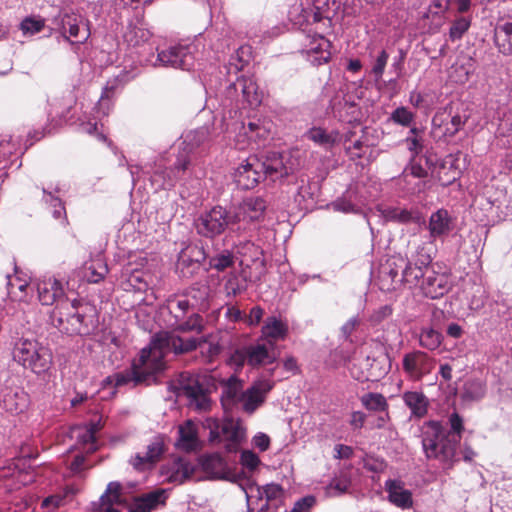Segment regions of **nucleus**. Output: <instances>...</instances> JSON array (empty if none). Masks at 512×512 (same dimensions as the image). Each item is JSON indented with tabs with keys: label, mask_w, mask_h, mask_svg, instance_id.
Returning a JSON list of instances; mask_svg holds the SVG:
<instances>
[{
	"label": "nucleus",
	"mask_w": 512,
	"mask_h": 512,
	"mask_svg": "<svg viewBox=\"0 0 512 512\" xmlns=\"http://www.w3.org/2000/svg\"><path fill=\"white\" fill-rule=\"evenodd\" d=\"M486 394V384L480 379H470L465 382L462 398L466 401H479Z\"/></svg>",
	"instance_id": "obj_41"
},
{
	"label": "nucleus",
	"mask_w": 512,
	"mask_h": 512,
	"mask_svg": "<svg viewBox=\"0 0 512 512\" xmlns=\"http://www.w3.org/2000/svg\"><path fill=\"white\" fill-rule=\"evenodd\" d=\"M229 224H232V217L221 206L213 207L195 220L197 233L207 238L220 235Z\"/></svg>",
	"instance_id": "obj_13"
},
{
	"label": "nucleus",
	"mask_w": 512,
	"mask_h": 512,
	"mask_svg": "<svg viewBox=\"0 0 512 512\" xmlns=\"http://www.w3.org/2000/svg\"><path fill=\"white\" fill-rule=\"evenodd\" d=\"M458 177L459 171L453 168L452 160H446L439 171V180L442 181L443 185H448L454 182Z\"/></svg>",
	"instance_id": "obj_58"
},
{
	"label": "nucleus",
	"mask_w": 512,
	"mask_h": 512,
	"mask_svg": "<svg viewBox=\"0 0 512 512\" xmlns=\"http://www.w3.org/2000/svg\"><path fill=\"white\" fill-rule=\"evenodd\" d=\"M454 228V223L451 215L445 209H438L433 212L429 217L428 231L431 241H443Z\"/></svg>",
	"instance_id": "obj_24"
},
{
	"label": "nucleus",
	"mask_w": 512,
	"mask_h": 512,
	"mask_svg": "<svg viewBox=\"0 0 512 512\" xmlns=\"http://www.w3.org/2000/svg\"><path fill=\"white\" fill-rule=\"evenodd\" d=\"M405 405L411 410V415L417 418L427 413L428 400L422 392L407 391L402 396Z\"/></svg>",
	"instance_id": "obj_34"
},
{
	"label": "nucleus",
	"mask_w": 512,
	"mask_h": 512,
	"mask_svg": "<svg viewBox=\"0 0 512 512\" xmlns=\"http://www.w3.org/2000/svg\"><path fill=\"white\" fill-rule=\"evenodd\" d=\"M236 249L238 254L250 261L258 259L261 254L260 248L250 240L240 242L236 245Z\"/></svg>",
	"instance_id": "obj_55"
},
{
	"label": "nucleus",
	"mask_w": 512,
	"mask_h": 512,
	"mask_svg": "<svg viewBox=\"0 0 512 512\" xmlns=\"http://www.w3.org/2000/svg\"><path fill=\"white\" fill-rule=\"evenodd\" d=\"M251 54V48L249 46H241L236 51V54L231 57L228 65V73L232 71L236 74L241 71L245 65L248 64Z\"/></svg>",
	"instance_id": "obj_45"
},
{
	"label": "nucleus",
	"mask_w": 512,
	"mask_h": 512,
	"mask_svg": "<svg viewBox=\"0 0 512 512\" xmlns=\"http://www.w3.org/2000/svg\"><path fill=\"white\" fill-rule=\"evenodd\" d=\"M242 382L235 376H231L225 383L222 391L221 401L225 409L231 408L234 404L240 403L242 393Z\"/></svg>",
	"instance_id": "obj_33"
},
{
	"label": "nucleus",
	"mask_w": 512,
	"mask_h": 512,
	"mask_svg": "<svg viewBox=\"0 0 512 512\" xmlns=\"http://www.w3.org/2000/svg\"><path fill=\"white\" fill-rule=\"evenodd\" d=\"M315 502L316 500L313 496L303 497L294 504L292 512H309Z\"/></svg>",
	"instance_id": "obj_64"
},
{
	"label": "nucleus",
	"mask_w": 512,
	"mask_h": 512,
	"mask_svg": "<svg viewBox=\"0 0 512 512\" xmlns=\"http://www.w3.org/2000/svg\"><path fill=\"white\" fill-rule=\"evenodd\" d=\"M1 405L10 413H22L29 405V395L20 386L6 385L1 392Z\"/></svg>",
	"instance_id": "obj_23"
},
{
	"label": "nucleus",
	"mask_w": 512,
	"mask_h": 512,
	"mask_svg": "<svg viewBox=\"0 0 512 512\" xmlns=\"http://www.w3.org/2000/svg\"><path fill=\"white\" fill-rule=\"evenodd\" d=\"M273 386L274 382L267 379L255 381L242 393L240 401L242 410L247 414L254 413L264 403Z\"/></svg>",
	"instance_id": "obj_20"
},
{
	"label": "nucleus",
	"mask_w": 512,
	"mask_h": 512,
	"mask_svg": "<svg viewBox=\"0 0 512 512\" xmlns=\"http://www.w3.org/2000/svg\"><path fill=\"white\" fill-rule=\"evenodd\" d=\"M44 27V21L42 19L28 17L25 18L21 24L20 29L24 35L32 36L40 32Z\"/></svg>",
	"instance_id": "obj_59"
},
{
	"label": "nucleus",
	"mask_w": 512,
	"mask_h": 512,
	"mask_svg": "<svg viewBox=\"0 0 512 512\" xmlns=\"http://www.w3.org/2000/svg\"><path fill=\"white\" fill-rule=\"evenodd\" d=\"M435 252V242L430 239L418 244L402 271V280L407 284L417 285L424 276V271L429 270Z\"/></svg>",
	"instance_id": "obj_12"
},
{
	"label": "nucleus",
	"mask_w": 512,
	"mask_h": 512,
	"mask_svg": "<svg viewBox=\"0 0 512 512\" xmlns=\"http://www.w3.org/2000/svg\"><path fill=\"white\" fill-rule=\"evenodd\" d=\"M204 329L203 318L197 314L192 313L190 316L184 318L179 324H177L173 330L179 332H196L201 333Z\"/></svg>",
	"instance_id": "obj_46"
},
{
	"label": "nucleus",
	"mask_w": 512,
	"mask_h": 512,
	"mask_svg": "<svg viewBox=\"0 0 512 512\" xmlns=\"http://www.w3.org/2000/svg\"><path fill=\"white\" fill-rule=\"evenodd\" d=\"M294 171V167L278 152H269L263 160L249 156L242 161L234 172L238 187L248 190L254 188L262 179L272 182L283 179Z\"/></svg>",
	"instance_id": "obj_2"
},
{
	"label": "nucleus",
	"mask_w": 512,
	"mask_h": 512,
	"mask_svg": "<svg viewBox=\"0 0 512 512\" xmlns=\"http://www.w3.org/2000/svg\"><path fill=\"white\" fill-rule=\"evenodd\" d=\"M158 343L161 345L164 357L171 352L175 355H181L200 348L204 360L212 362L221 352L219 342L211 334L200 338H183L174 334V332L159 331L154 335V345Z\"/></svg>",
	"instance_id": "obj_5"
},
{
	"label": "nucleus",
	"mask_w": 512,
	"mask_h": 512,
	"mask_svg": "<svg viewBox=\"0 0 512 512\" xmlns=\"http://www.w3.org/2000/svg\"><path fill=\"white\" fill-rule=\"evenodd\" d=\"M190 301L185 298H171L167 300L166 309L170 314V319L167 320V325L172 329L179 324L189 312Z\"/></svg>",
	"instance_id": "obj_29"
},
{
	"label": "nucleus",
	"mask_w": 512,
	"mask_h": 512,
	"mask_svg": "<svg viewBox=\"0 0 512 512\" xmlns=\"http://www.w3.org/2000/svg\"><path fill=\"white\" fill-rule=\"evenodd\" d=\"M288 334V325L281 319L271 316L266 318L261 329L260 340L276 344L277 341L284 340Z\"/></svg>",
	"instance_id": "obj_27"
},
{
	"label": "nucleus",
	"mask_w": 512,
	"mask_h": 512,
	"mask_svg": "<svg viewBox=\"0 0 512 512\" xmlns=\"http://www.w3.org/2000/svg\"><path fill=\"white\" fill-rule=\"evenodd\" d=\"M421 278L420 289L426 297L431 299L442 298L453 287L452 274L449 271L429 269L424 271V276Z\"/></svg>",
	"instance_id": "obj_17"
},
{
	"label": "nucleus",
	"mask_w": 512,
	"mask_h": 512,
	"mask_svg": "<svg viewBox=\"0 0 512 512\" xmlns=\"http://www.w3.org/2000/svg\"><path fill=\"white\" fill-rule=\"evenodd\" d=\"M203 469L214 478H224L226 474V463L217 453L202 458Z\"/></svg>",
	"instance_id": "obj_39"
},
{
	"label": "nucleus",
	"mask_w": 512,
	"mask_h": 512,
	"mask_svg": "<svg viewBox=\"0 0 512 512\" xmlns=\"http://www.w3.org/2000/svg\"><path fill=\"white\" fill-rule=\"evenodd\" d=\"M37 291L40 302L43 305H52L57 302L53 310L52 319L60 330L68 334L87 335L93 326L85 314L87 307L80 301L64 298L62 283L53 277H44L37 283Z\"/></svg>",
	"instance_id": "obj_1"
},
{
	"label": "nucleus",
	"mask_w": 512,
	"mask_h": 512,
	"mask_svg": "<svg viewBox=\"0 0 512 512\" xmlns=\"http://www.w3.org/2000/svg\"><path fill=\"white\" fill-rule=\"evenodd\" d=\"M385 488L391 503L403 509L412 506V494L409 490L404 488L401 482L396 480H387Z\"/></svg>",
	"instance_id": "obj_28"
},
{
	"label": "nucleus",
	"mask_w": 512,
	"mask_h": 512,
	"mask_svg": "<svg viewBox=\"0 0 512 512\" xmlns=\"http://www.w3.org/2000/svg\"><path fill=\"white\" fill-rule=\"evenodd\" d=\"M61 31L72 44L84 43L90 36L88 21L78 13L65 12L61 16Z\"/></svg>",
	"instance_id": "obj_19"
},
{
	"label": "nucleus",
	"mask_w": 512,
	"mask_h": 512,
	"mask_svg": "<svg viewBox=\"0 0 512 512\" xmlns=\"http://www.w3.org/2000/svg\"><path fill=\"white\" fill-rule=\"evenodd\" d=\"M129 81V75L127 72L121 71L117 76L109 79L103 88L101 98L98 103L99 109L107 108L109 110V99L113 92L124 83Z\"/></svg>",
	"instance_id": "obj_38"
},
{
	"label": "nucleus",
	"mask_w": 512,
	"mask_h": 512,
	"mask_svg": "<svg viewBox=\"0 0 512 512\" xmlns=\"http://www.w3.org/2000/svg\"><path fill=\"white\" fill-rule=\"evenodd\" d=\"M467 117L460 114H455L450 117L449 121H446L445 113H437L433 119L432 124L434 127H443V133L447 136H454L466 123Z\"/></svg>",
	"instance_id": "obj_30"
},
{
	"label": "nucleus",
	"mask_w": 512,
	"mask_h": 512,
	"mask_svg": "<svg viewBox=\"0 0 512 512\" xmlns=\"http://www.w3.org/2000/svg\"><path fill=\"white\" fill-rule=\"evenodd\" d=\"M442 342V334L432 327H424L419 334V344L428 350L437 349Z\"/></svg>",
	"instance_id": "obj_43"
},
{
	"label": "nucleus",
	"mask_w": 512,
	"mask_h": 512,
	"mask_svg": "<svg viewBox=\"0 0 512 512\" xmlns=\"http://www.w3.org/2000/svg\"><path fill=\"white\" fill-rule=\"evenodd\" d=\"M202 426L209 430V442L223 444L227 452H236L246 439V428L239 419L226 418L219 420L207 417Z\"/></svg>",
	"instance_id": "obj_8"
},
{
	"label": "nucleus",
	"mask_w": 512,
	"mask_h": 512,
	"mask_svg": "<svg viewBox=\"0 0 512 512\" xmlns=\"http://www.w3.org/2000/svg\"><path fill=\"white\" fill-rule=\"evenodd\" d=\"M13 360L24 369L41 375L52 366L51 350L36 339L20 338L13 346Z\"/></svg>",
	"instance_id": "obj_6"
},
{
	"label": "nucleus",
	"mask_w": 512,
	"mask_h": 512,
	"mask_svg": "<svg viewBox=\"0 0 512 512\" xmlns=\"http://www.w3.org/2000/svg\"><path fill=\"white\" fill-rule=\"evenodd\" d=\"M215 388V377L208 372L181 375L182 393L189 399L190 406L198 411H206L210 408L211 401L208 393Z\"/></svg>",
	"instance_id": "obj_11"
},
{
	"label": "nucleus",
	"mask_w": 512,
	"mask_h": 512,
	"mask_svg": "<svg viewBox=\"0 0 512 512\" xmlns=\"http://www.w3.org/2000/svg\"><path fill=\"white\" fill-rule=\"evenodd\" d=\"M265 209L266 203L262 198H246L232 216V225L237 224V230H250L251 226L263 217Z\"/></svg>",
	"instance_id": "obj_15"
},
{
	"label": "nucleus",
	"mask_w": 512,
	"mask_h": 512,
	"mask_svg": "<svg viewBox=\"0 0 512 512\" xmlns=\"http://www.w3.org/2000/svg\"><path fill=\"white\" fill-rule=\"evenodd\" d=\"M194 46L175 45L158 52L153 66H164L190 70L194 67L195 57L193 55Z\"/></svg>",
	"instance_id": "obj_14"
},
{
	"label": "nucleus",
	"mask_w": 512,
	"mask_h": 512,
	"mask_svg": "<svg viewBox=\"0 0 512 512\" xmlns=\"http://www.w3.org/2000/svg\"><path fill=\"white\" fill-rule=\"evenodd\" d=\"M241 91L242 107H258L263 100V92L259 89L256 80L253 76L238 77L236 82H233L227 88V95L232 97L234 93Z\"/></svg>",
	"instance_id": "obj_18"
},
{
	"label": "nucleus",
	"mask_w": 512,
	"mask_h": 512,
	"mask_svg": "<svg viewBox=\"0 0 512 512\" xmlns=\"http://www.w3.org/2000/svg\"><path fill=\"white\" fill-rule=\"evenodd\" d=\"M243 128L245 129V134L254 141H264L270 135V127L259 121L249 122L247 129Z\"/></svg>",
	"instance_id": "obj_51"
},
{
	"label": "nucleus",
	"mask_w": 512,
	"mask_h": 512,
	"mask_svg": "<svg viewBox=\"0 0 512 512\" xmlns=\"http://www.w3.org/2000/svg\"><path fill=\"white\" fill-rule=\"evenodd\" d=\"M195 471V465L189 460L179 458L174 461L170 468L168 480L172 483L181 484L191 478Z\"/></svg>",
	"instance_id": "obj_35"
},
{
	"label": "nucleus",
	"mask_w": 512,
	"mask_h": 512,
	"mask_svg": "<svg viewBox=\"0 0 512 512\" xmlns=\"http://www.w3.org/2000/svg\"><path fill=\"white\" fill-rule=\"evenodd\" d=\"M382 215L386 221L397 223H410L418 219L416 212L401 207H387L382 210Z\"/></svg>",
	"instance_id": "obj_40"
},
{
	"label": "nucleus",
	"mask_w": 512,
	"mask_h": 512,
	"mask_svg": "<svg viewBox=\"0 0 512 512\" xmlns=\"http://www.w3.org/2000/svg\"><path fill=\"white\" fill-rule=\"evenodd\" d=\"M414 113L408 110L406 107L396 108L390 116V119L401 126L409 127L414 120Z\"/></svg>",
	"instance_id": "obj_56"
},
{
	"label": "nucleus",
	"mask_w": 512,
	"mask_h": 512,
	"mask_svg": "<svg viewBox=\"0 0 512 512\" xmlns=\"http://www.w3.org/2000/svg\"><path fill=\"white\" fill-rule=\"evenodd\" d=\"M331 207L335 211L343 212V213H357L358 208L346 198H338L334 202H332Z\"/></svg>",
	"instance_id": "obj_62"
},
{
	"label": "nucleus",
	"mask_w": 512,
	"mask_h": 512,
	"mask_svg": "<svg viewBox=\"0 0 512 512\" xmlns=\"http://www.w3.org/2000/svg\"><path fill=\"white\" fill-rule=\"evenodd\" d=\"M234 481L238 482L248 501H250V499L255 496L254 492H256L257 495H260V497L264 495L268 501L277 499L282 494V489L277 484H268L263 488L262 491H260V489L257 488L250 479L242 477L241 475H235Z\"/></svg>",
	"instance_id": "obj_26"
},
{
	"label": "nucleus",
	"mask_w": 512,
	"mask_h": 512,
	"mask_svg": "<svg viewBox=\"0 0 512 512\" xmlns=\"http://www.w3.org/2000/svg\"><path fill=\"white\" fill-rule=\"evenodd\" d=\"M350 480L345 475L334 477L326 486V495L330 497L340 496L348 491Z\"/></svg>",
	"instance_id": "obj_50"
},
{
	"label": "nucleus",
	"mask_w": 512,
	"mask_h": 512,
	"mask_svg": "<svg viewBox=\"0 0 512 512\" xmlns=\"http://www.w3.org/2000/svg\"><path fill=\"white\" fill-rule=\"evenodd\" d=\"M434 364L433 358L419 350L405 354L402 361L404 372L413 380H420L429 374Z\"/></svg>",
	"instance_id": "obj_21"
},
{
	"label": "nucleus",
	"mask_w": 512,
	"mask_h": 512,
	"mask_svg": "<svg viewBox=\"0 0 512 512\" xmlns=\"http://www.w3.org/2000/svg\"><path fill=\"white\" fill-rule=\"evenodd\" d=\"M208 138V129L201 127L185 133L182 136L180 147L182 152L178 155L177 161L172 168L161 172L163 177V187H171L177 181L181 180L185 172L189 170L191 162L189 154Z\"/></svg>",
	"instance_id": "obj_9"
},
{
	"label": "nucleus",
	"mask_w": 512,
	"mask_h": 512,
	"mask_svg": "<svg viewBox=\"0 0 512 512\" xmlns=\"http://www.w3.org/2000/svg\"><path fill=\"white\" fill-rule=\"evenodd\" d=\"M388 59L389 54L384 49L381 50L375 58L371 69V75L376 82H379L382 79Z\"/></svg>",
	"instance_id": "obj_54"
},
{
	"label": "nucleus",
	"mask_w": 512,
	"mask_h": 512,
	"mask_svg": "<svg viewBox=\"0 0 512 512\" xmlns=\"http://www.w3.org/2000/svg\"><path fill=\"white\" fill-rule=\"evenodd\" d=\"M167 499L164 489H156L140 497L133 498L132 503L126 498L118 482H110L105 493L93 504L94 512H150L163 505Z\"/></svg>",
	"instance_id": "obj_3"
},
{
	"label": "nucleus",
	"mask_w": 512,
	"mask_h": 512,
	"mask_svg": "<svg viewBox=\"0 0 512 512\" xmlns=\"http://www.w3.org/2000/svg\"><path fill=\"white\" fill-rule=\"evenodd\" d=\"M450 431H447V435L454 439L457 437V444L461 439V433L463 431V420L457 413H452L449 416Z\"/></svg>",
	"instance_id": "obj_60"
},
{
	"label": "nucleus",
	"mask_w": 512,
	"mask_h": 512,
	"mask_svg": "<svg viewBox=\"0 0 512 512\" xmlns=\"http://www.w3.org/2000/svg\"><path fill=\"white\" fill-rule=\"evenodd\" d=\"M79 492V488L74 485H69L64 489V496L60 497L58 495L47 497L43 500L42 506L48 507L53 505L54 507H58L62 505L66 501H70L74 495Z\"/></svg>",
	"instance_id": "obj_53"
},
{
	"label": "nucleus",
	"mask_w": 512,
	"mask_h": 512,
	"mask_svg": "<svg viewBox=\"0 0 512 512\" xmlns=\"http://www.w3.org/2000/svg\"><path fill=\"white\" fill-rule=\"evenodd\" d=\"M130 464L137 470L143 471L153 466L150 460L146 459L143 452H138L130 459Z\"/></svg>",
	"instance_id": "obj_63"
},
{
	"label": "nucleus",
	"mask_w": 512,
	"mask_h": 512,
	"mask_svg": "<svg viewBox=\"0 0 512 512\" xmlns=\"http://www.w3.org/2000/svg\"><path fill=\"white\" fill-rule=\"evenodd\" d=\"M151 37V32L142 26H131L125 33L126 41L133 46L147 42Z\"/></svg>",
	"instance_id": "obj_49"
},
{
	"label": "nucleus",
	"mask_w": 512,
	"mask_h": 512,
	"mask_svg": "<svg viewBox=\"0 0 512 512\" xmlns=\"http://www.w3.org/2000/svg\"><path fill=\"white\" fill-rule=\"evenodd\" d=\"M234 263V256L233 254L225 250L221 253L216 254L215 256L211 257L209 260V265L211 268L221 272L226 270L227 268L231 267Z\"/></svg>",
	"instance_id": "obj_52"
},
{
	"label": "nucleus",
	"mask_w": 512,
	"mask_h": 512,
	"mask_svg": "<svg viewBox=\"0 0 512 512\" xmlns=\"http://www.w3.org/2000/svg\"><path fill=\"white\" fill-rule=\"evenodd\" d=\"M471 26V17L470 16H459L456 17L450 26L449 29V38L451 41L460 40L463 35L469 30Z\"/></svg>",
	"instance_id": "obj_47"
},
{
	"label": "nucleus",
	"mask_w": 512,
	"mask_h": 512,
	"mask_svg": "<svg viewBox=\"0 0 512 512\" xmlns=\"http://www.w3.org/2000/svg\"><path fill=\"white\" fill-rule=\"evenodd\" d=\"M210 297V287L206 283H196L190 287L185 295V299H189L190 306L199 309H205L208 306Z\"/></svg>",
	"instance_id": "obj_36"
},
{
	"label": "nucleus",
	"mask_w": 512,
	"mask_h": 512,
	"mask_svg": "<svg viewBox=\"0 0 512 512\" xmlns=\"http://www.w3.org/2000/svg\"><path fill=\"white\" fill-rule=\"evenodd\" d=\"M473 72L474 64L471 58L458 59L451 67L450 78L456 83L464 84Z\"/></svg>",
	"instance_id": "obj_37"
},
{
	"label": "nucleus",
	"mask_w": 512,
	"mask_h": 512,
	"mask_svg": "<svg viewBox=\"0 0 512 512\" xmlns=\"http://www.w3.org/2000/svg\"><path fill=\"white\" fill-rule=\"evenodd\" d=\"M175 446L178 450L185 452H196L201 449L202 442L198 436V428L192 420H186L178 426Z\"/></svg>",
	"instance_id": "obj_25"
},
{
	"label": "nucleus",
	"mask_w": 512,
	"mask_h": 512,
	"mask_svg": "<svg viewBox=\"0 0 512 512\" xmlns=\"http://www.w3.org/2000/svg\"><path fill=\"white\" fill-rule=\"evenodd\" d=\"M422 448L428 459L442 463L452 461L456 453L457 437L451 438L437 421L425 422L421 428Z\"/></svg>",
	"instance_id": "obj_7"
},
{
	"label": "nucleus",
	"mask_w": 512,
	"mask_h": 512,
	"mask_svg": "<svg viewBox=\"0 0 512 512\" xmlns=\"http://www.w3.org/2000/svg\"><path fill=\"white\" fill-rule=\"evenodd\" d=\"M164 452V445L162 440L156 438L151 441L146 450L143 452L147 460H150L154 465Z\"/></svg>",
	"instance_id": "obj_57"
},
{
	"label": "nucleus",
	"mask_w": 512,
	"mask_h": 512,
	"mask_svg": "<svg viewBox=\"0 0 512 512\" xmlns=\"http://www.w3.org/2000/svg\"><path fill=\"white\" fill-rule=\"evenodd\" d=\"M303 53L313 65L327 63L330 59V42L322 35H307Z\"/></svg>",
	"instance_id": "obj_22"
},
{
	"label": "nucleus",
	"mask_w": 512,
	"mask_h": 512,
	"mask_svg": "<svg viewBox=\"0 0 512 512\" xmlns=\"http://www.w3.org/2000/svg\"><path fill=\"white\" fill-rule=\"evenodd\" d=\"M165 368V357L161 345H154V336L148 347L141 350L139 358L134 360L130 369L108 376L104 383L116 388L135 387L146 382L151 375Z\"/></svg>",
	"instance_id": "obj_4"
},
{
	"label": "nucleus",
	"mask_w": 512,
	"mask_h": 512,
	"mask_svg": "<svg viewBox=\"0 0 512 512\" xmlns=\"http://www.w3.org/2000/svg\"><path fill=\"white\" fill-rule=\"evenodd\" d=\"M337 136V133H329L320 127H313L306 132L309 140L325 148L331 147L336 142Z\"/></svg>",
	"instance_id": "obj_42"
},
{
	"label": "nucleus",
	"mask_w": 512,
	"mask_h": 512,
	"mask_svg": "<svg viewBox=\"0 0 512 512\" xmlns=\"http://www.w3.org/2000/svg\"><path fill=\"white\" fill-rule=\"evenodd\" d=\"M362 405L370 411L384 412L388 409L386 398L380 393L369 392L361 397Z\"/></svg>",
	"instance_id": "obj_44"
},
{
	"label": "nucleus",
	"mask_w": 512,
	"mask_h": 512,
	"mask_svg": "<svg viewBox=\"0 0 512 512\" xmlns=\"http://www.w3.org/2000/svg\"><path fill=\"white\" fill-rule=\"evenodd\" d=\"M240 462L244 468H247L248 470L252 471L258 467L260 459L258 455L255 454L254 452L250 450H244L241 453Z\"/></svg>",
	"instance_id": "obj_61"
},
{
	"label": "nucleus",
	"mask_w": 512,
	"mask_h": 512,
	"mask_svg": "<svg viewBox=\"0 0 512 512\" xmlns=\"http://www.w3.org/2000/svg\"><path fill=\"white\" fill-rule=\"evenodd\" d=\"M280 355L277 345L258 339L256 342L236 349L230 356V364L242 368L248 364L260 368L274 363Z\"/></svg>",
	"instance_id": "obj_10"
},
{
	"label": "nucleus",
	"mask_w": 512,
	"mask_h": 512,
	"mask_svg": "<svg viewBox=\"0 0 512 512\" xmlns=\"http://www.w3.org/2000/svg\"><path fill=\"white\" fill-rule=\"evenodd\" d=\"M308 7H304V3L294 4L288 11V17L294 25L302 26L304 23L310 22L312 19L314 22H319L323 18H329L327 11L329 0H306Z\"/></svg>",
	"instance_id": "obj_16"
},
{
	"label": "nucleus",
	"mask_w": 512,
	"mask_h": 512,
	"mask_svg": "<svg viewBox=\"0 0 512 512\" xmlns=\"http://www.w3.org/2000/svg\"><path fill=\"white\" fill-rule=\"evenodd\" d=\"M127 275V287L126 289L128 288H131L135 291H145L147 288H148V282H147V274L144 273L143 271L141 270H134V271H129V270H126V273Z\"/></svg>",
	"instance_id": "obj_48"
},
{
	"label": "nucleus",
	"mask_w": 512,
	"mask_h": 512,
	"mask_svg": "<svg viewBox=\"0 0 512 512\" xmlns=\"http://www.w3.org/2000/svg\"><path fill=\"white\" fill-rule=\"evenodd\" d=\"M494 40L502 54H512V18L498 24L495 29Z\"/></svg>",
	"instance_id": "obj_31"
},
{
	"label": "nucleus",
	"mask_w": 512,
	"mask_h": 512,
	"mask_svg": "<svg viewBox=\"0 0 512 512\" xmlns=\"http://www.w3.org/2000/svg\"><path fill=\"white\" fill-rule=\"evenodd\" d=\"M99 429V423H90L89 425L75 427L72 434L78 443L87 446L88 452H93L97 449L96 433Z\"/></svg>",
	"instance_id": "obj_32"
}]
</instances>
